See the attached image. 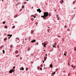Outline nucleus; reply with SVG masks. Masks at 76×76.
I'll use <instances>...</instances> for the list:
<instances>
[{
  "label": "nucleus",
  "mask_w": 76,
  "mask_h": 76,
  "mask_svg": "<svg viewBox=\"0 0 76 76\" xmlns=\"http://www.w3.org/2000/svg\"><path fill=\"white\" fill-rule=\"evenodd\" d=\"M31 20H32L33 21V20H34V19L33 18H32L31 19Z\"/></svg>",
  "instance_id": "16"
},
{
  "label": "nucleus",
  "mask_w": 76,
  "mask_h": 76,
  "mask_svg": "<svg viewBox=\"0 0 76 76\" xmlns=\"http://www.w3.org/2000/svg\"><path fill=\"white\" fill-rule=\"evenodd\" d=\"M28 70V68H26V71Z\"/></svg>",
  "instance_id": "35"
},
{
  "label": "nucleus",
  "mask_w": 76,
  "mask_h": 76,
  "mask_svg": "<svg viewBox=\"0 0 76 76\" xmlns=\"http://www.w3.org/2000/svg\"><path fill=\"white\" fill-rule=\"evenodd\" d=\"M55 12H56V10H55Z\"/></svg>",
  "instance_id": "58"
},
{
  "label": "nucleus",
  "mask_w": 76,
  "mask_h": 76,
  "mask_svg": "<svg viewBox=\"0 0 76 76\" xmlns=\"http://www.w3.org/2000/svg\"><path fill=\"white\" fill-rule=\"evenodd\" d=\"M3 24H5V23H6V21H4L3 22Z\"/></svg>",
  "instance_id": "22"
},
{
  "label": "nucleus",
  "mask_w": 76,
  "mask_h": 76,
  "mask_svg": "<svg viewBox=\"0 0 76 76\" xmlns=\"http://www.w3.org/2000/svg\"><path fill=\"white\" fill-rule=\"evenodd\" d=\"M15 53L16 54H18V50H16L15 51Z\"/></svg>",
  "instance_id": "13"
},
{
  "label": "nucleus",
  "mask_w": 76,
  "mask_h": 76,
  "mask_svg": "<svg viewBox=\"0 0 76 76\" xmlns=\"http://www.w3.org/2000/svg\"><path fill=\"white\" fill-rule=\"evenodd\" d=\"M53 73L54 75H55V74H56V72H55Z\"/></svg>",
  "instance_id": "40"
},
{
  "label": "nucleus",
  "mask_w": 76,
  "mask_h": 76,
  "mask_svg": "<svg viewBox=\"0 0 76 76\" xmlns=\"http://www.w3.org/2000/svg\"><path fill=\"white\" fill-rule=\"evenodd\" d=\"M27 38H26L25 39V40H26H26H27Z\"/></svg>",
  "instance_id": "44"
},
{
  "label": "nucleus",
  "mask_w": 76,
  "mask_h": 76,
  "mask_svg": "<svg viewBox=\"0 0 76 76\" xmlns=\"http://www.w3.org/2000/svg\"><path fill=\"white\" fill-rule=\"evenodd\" d=\"M4 47V46L3 45H2L0 47V48H3Z\"/></svg>",
  "instance_id": "15"
},
{
  "label": "nucleus",
  "mask_w": 76,
  "mask_h": 76,
  "mask_svg": "<svg viewBox=\"0 0 76 76\" xmlns=\"http://www.w3.org/2000/svg\"><path fill=\"white\" fill-rule=\"evenodd\" d=\"M58 15H56V17L57 18H58Z\"/></svg>",
  "instance_id": "31"
},
{
  "label": "nucleus",
  "mask_w": 76,
  "mask_h": 76,
  "mask_svg": "<svg viewBox=\"0 0 76 76\" xmlns=\"http://www.w3.org/2000/svg\"><path fill=\"white\" fill-rule=\"evenodd\" d=\"M24 7H25L23 5L22 6V9H23L24 8Z\"/></svg>",
  "instance_id": "24"
},
{
  "label": "nucleus",
  "mask_w": 76,
  "mask_h": 76,
  "mask_svg": "<svg viewBox=\"0 0 76 76\" xmlns=\"http://www.w3.org/2000/svg\"><path fill=\"white\" fill-rule=\"evenodd\" d=\"M16 39H18V40H19V38H16Z\"/></svg>",
  "instance_id": "25"
},
{
  "label": "nucleus",
  "mask_w": 76,
  "mask_h": 76,
  "mask_svg": "<svg viewBox=\"0 0 76 76\" xmlns=\"http://www.w3.org/2000/svg\"><path fill=\"white\" fill-rule=\"evenodd\" d=\"M44 15L43 16L42 15L41 18H44L45 19H46L48 17V13L47 12H45L44 13Z\"/></svg>",
  "instance_id": "1"
},
{
  "label": "nucleus",
  "mask_w": 76,
  "mask_h": 76,
  "mask_svg": "<svg viewBox=\"0 0 76 76\" xmlns=\"http://www.w3.org/2000/svg\"><path fill=\"white\" fill-rule=\"evenodd\" d=\"M13 46L12 45H11V47H10V48H13Z\"/></svg>",
  "instance_id": "17"
},
{
  "label": "nucleus",
  "mask_w": 76,
  "mask_h": 76,
  "mask_svg": "<svg viewBox=\"0 0 76 76\" xmlns=\"http://www.w3.org/2000/svg\"><path fill=\"white\" fill-rule=\"evenodd\" d=\"M40 70H42V68H40Z\"/></svg>",
  "instance_id": "37"
},
{
  "label": "nucleus",
  "mask_w": 76,
  "mask_h": 76,
  "mask_svg": "<svg viewBox=\"0 0 76 76\" xmlns=\"http://www.w3.org/2000/svg\"><path fill=\"white\" fill-rule=\"evenodd\" d=\"M65 28H67V26L66 25H65L64 26Z\"/></svg>",
  "instance_id": "29"
},
{
  "label": "nucleus",
  "mask_w": 76,
  "mask_h": 76,
  "mask_svg": "<svg viewBox=\"0 0 76 76\" xmlns=\"http://www.w3.org/2000/svg\"><path fill=\"white\" fill-rule=\"evenodd\" d=\"M75 68H76V66H74V69H75Z\"/></svg>",
  "instance_id": "26"
},
{
  "label": "nucleus",
  "mask_w": 76,
  "mask_h": 76,
  "mask_svg": "<svg viewBox=\"0 0 76 76\" xmlns=\"http://www.w3.org/2000/svg\"><path fill=\"white\" fill-rule=\"evenodd\" d=\"M36 45H38V42H37L36 43Z\"/></svg>",
  "instance_id": "41"
},
{
  "label": "nucleus",
  "mask_w": 76,
  "mask_h": 76,
  "mask_svg": "<svg viewBox=\"0 0 76 76\" xmlns=\"http://www.w3.org/2000/svg\"><path fill=\"white\" fill-rule=\"evenodd\" d=\"M38 69H39V67H38Z\"/></svg>",
  "instance_id": "53"
},
{
  "label": "nucleus",
  "mask_w": 76,
  "mask_h": 76,
  "mask_svg": "<svg viewBox=\"0 0 76 76\" xmlns=\"http://www.w3.org/2000/svg\"><path fill=\"white\" fill-rule=\"evenodd\" d=\"M35 41H36V40H35V39H34L33 40H32L31 41V42H35Z\"/></svg>",
  "instance_id": "6"
},
{
  "label": "nucleus",
  "mask_w": 76,
  "mask_h": 76,
  "mask_svg": "<svg viewBox=\"0 0 76 76\" xmlns=\"http://www.w3.org/2000/svg\"><path fill=\"white\" fill-rule=\"evenodd\" d=\"M58 37H59V38H60V37H61L60 36H59V35H58Z\"/></svg>",
  "instance_id": "34"
},
{
  "label": "nucleus",
  "mask_w": 76,
  "mask_h": 76,
  "mask_svg": "<svg viewBox=\"0 0 76 76\" xmlns=\"http://www.w3.org/2000/svg\"><path fill=\"white\" fill-rule=\"evenodd\" d=\"M4 28H7V26H4Z\"/></svg>",
  "instance_id": "18"
},
{
  "label": "nucleus",
  "mask_w": 76,
  "mask_h": 76,
  "mask_svg": "<svg viewBox=\"0 0 76 76\" xmlns=\"http://www.w3.org/2000/svg\"><path fill=\"white\" fill-rule=\"evenodd\" d=\"M64 72H65V71H64Z\"/></svg>",
  "instance_id": "60"
},
{
  "label": "nucleus",
  "mask_w": 76,
  "mask_h": 76,
  "mask_svg": "<svg viewBox=\"0 0 76 76\" xmlns=\"http://www.w3.org/2000/svg\"><path fill=\"white\" fill-rule=\"evenodd\" d=\"M75 1H73V4H75Z\"/></svg>",
  "instance_id": "20"
},
{
  "label": "nucleus",
  "mask_w": 76,
  "mask_h": 76,
  "mask_svg": "<svg viewBox=\"0 0 76 76\" xmlns=\"http://www.w3.org/2000/svg\"><path fill=\"white\" fill-rule=\"evenodd\" d=\"M60 19V18L58 17V20Z\"/></svg>",
  "instance_id": "33"
},
{
  "label": "nucleus",
  "mask_w": 76,
  "mask_h": 76,
  "mask_svg": "<svg viewBox=\"0 0 76 76\" xmlns=\"http://www.w3.org/2000/svg\"><path fill=\"white\" fill-rule=\"evenodd\" d=\"M16 17H18V15H16L14 16V18H16Z\"/></svg>",
  "instance_id": "14"
},
{
  "label": "nucleus",
  "mask_w": 76,
  "mask_h": 76,
  "mask_svg": "<svg viewBox=\"0 0 76 76\" xmlns=\"http://www.w3.org/2000/svg\"><path fill=\"white\" fill-rule=\"evenodd\" d=\"M70 73H69L68 75V76H70Z\"/></svg>",
  "instance_id": "32"
},
{
  "label": "nucleus",
  "mask_w": 76,
  "mask_h": 76,
  "mask_svg": "<svg viewBox=\"0 0 76 76\" xmlns=\"http://www.w3.org/2000/svg\"><path fill=\"white\" fill-rule=\"evenodd\" d=\"M31 16V17H34V18H36V17H35L34 15H32Z\"/></svg>",
  "instance_id": "10"
},
{
  "label": "nucleus",
  "mask_w": 76,
  "mask_h": 76,
  "mask_svg": "<svg viewBox=\"0 0 76 76\" xmlns=\"http://www.w3.org/2000/svg\"><path fill=\"white\" fill-rule=\"evenodd\" d=\"M60 3L61 4L63 3H64V1H63V0H61Z\"/></svg>",
  "instance_id": "8"
},
{
  "label": "nucleus",
  "mask_w": 76,
  "mask_h": 76,
  "mask_svg": "<svg viewBox=\"0 0 76 76\" xmlns=\"http://www.w3.org/2000/svg\"><path fill=\"white\" fill-rule=\"evenodd\" d=\"M49 31H50V29H48V32H49Z\"/></svg>",
  "instance_id": "55"
},
{
  "label": "nucleus",
  "mask_w": 76,
  "mask_h": 76,
  "mask_svg": "<svg viewBox=\"0 0 76 76\" xmlns=\"http://www.w3.org/2000/svg\"><path fill=\"white\" fill-rule=\"evenodd\" d=\"M57 45V43H55V45Z\"/></svg>",
  "instance_id": "52"
},
{
  "label": "nucleus",
  "mask_w": 76,
  "mask_h": 76,
  "mask_svg": "<svg viewBox=\"0 0 76 76\" xmlns=\"http://www.w3.org/2000/svg\"><path fill=\"white\" fill-rule=\"evenodd\" d=\"M42 44L43 45L44 47H46L45 45H47V42H44V43H42Z\"/></svg>",
  "instance_id": "3"
},
{
  "label": "nucleus",
  "mask_w": 76,
  "mask_h": 76,
  "mask_svg": "<svg viewBox=\"0 0 76 76\" xmlns=\"http://www.w3.org/2000/svg\"><path fill=\"white\" fill-rule=\"evenodd\" d=\"M69 63H68V65H69Z\"/></svg>",
  "instance_id": "56"
},
{
  "label": "nucleus",
  "mask_w": 76,
  "mask_h": 76,
  "mask_svg": "<svg viewBox=\"0 0 76 76\" xmlns=\"http://www.w3.org/2000/svg\"><path fill=\"white\" fill-rule=\"evenodd\" d=\"M34 31H32L31 34H33V33H34Z\"/></svg>",
  "instance_id": "28"
},
{
  "label": "nucleus",
  "mask_w": 76,
  "mask_h": 76,
  "mask_svg": "<svg viewBox=\"0 0 76 76\" xmlns=\"http://www.w3.org/2000/svg\"><path fill=\"white\" fill-rule=\"evenodd\" d=\"M72 68H73V65H72Z\"/></svg>",
  "instance_id": "51"
},
{
  "label": "nucleus",
  "mask_w": 76,
  "mask_h": 76,
  "mask_svg": "<svg viewBox=\"0 0 76 76\" xmlns=\"http://www.w3.org/2000/svg\"><path fill=\"white\" fill-rule=\"evenodd\" d=\"M35 15H36V16H37V14H35Z\"/></svg>",
  "instance_id": "59"
},
{
  "label": "nucleus",
  "mask_w": 76,
  "mask_h": 76,
  "mask_svg": "<svg viewBox=\"0 0 76 76\" xmlns=\"http://www.w3.org/2000/svg\"><path fill=\"white\" fill-rule=\"evenodd\" d=\"M43 63H44V61H43Z\"/></svg>",
  "instance_id": "61"
},
{
  "label": "nucleus",
  "mask_w": 76,
  "mask_h": 76,
  "mask_svg": "<svg viewBox=\"0 0 76 76\" xmlns=\"http://www.w3.org/2000/svg\"><path fill=\"white\" fill-rule=\"evenodd\" d=\"M9 72V73H12V72H15V69H12V70H10Z\"/></svg>",
  "instance_id": "2"
},
{
  "label": "nucleus",
  "mask_w": 76,
  "mask_h": 76,
  "mask_svg": "<svg viewBox=\"0 0 76 76\" xmlns=\"http://www.w3.org/2000/svg\"><path fill=\"white\" fill-rule=\"evenodd\" d=\"M67 30L68 31H70V29H68Z\"/></svg>",
  "instance_id": "42"
},
{
  "label": "nucleus",
  "mask_w": 76,
  "mask_h": 76,
  "mask_svg": "<svg viewBox=\"0 0 76 76\" xmlns=\"http://www.w3.org/2000/svg\"><path fill=\"white\" fill-rule=\"evenodd\" d=\"M48 15L49 16H51V13L49 12V14H48Z\"/></svg>",
  "instance_id": "12"
},
{
  "label": "nucleus",
  "mask_w": 76,
  "mask_h": 76,
  "mask_svg": "<svg viewBox=\"0 0 76 76\" xmlns=\"http://www.w3.org/2000/svg\"><path fill=\"white\" fill-rule=\"evenodd\" d=\"M24 3V4H26V2H25Z\"/></svg>",
  "instance_id": "48"
},
{
  "label": "nucleus",
  "mask_w": 76,
  "mask_h": 76,
  "mask_svg": "<svg viewBox=\"0 0 76 76\" xmlns=\"http://www.w3.org/2000/svg\"><path fill=\"white\" fill-rule=\"evenodd\" d=\"M35 23H36V25H38V23L37 22H36Z\"/></svg>",
  "instance_id": "39"
},
{
  "label": "nucleus",
  "mask_w": 76,
  "mask_h": 76,
  "mask_svg": "<svg viewBox=\"0 0 76 76\" xmlns=\"http://www.w3.org/2000/svg\"><path fill=\"white\" fill-rule=\"evenodd\" d=\"M37 12H39V13H41V11L40 10V9H38L37 10Z\"/></svg>",
  "instance_id": "4"
},
{
  "label": "nucleus",
  "mask_w": 76,
  "mask_h": 76,
  "mask_svg": "<svg viewBox=\"0 0 76 76\" xmlns=\"http://www.w3.org/2000/svg\"><path fill=\"white\" fill-rule=\"evenodd\" d=\"M41 67H42L43 65H41Z\"/></svg>",
  "instance_id": "46"
},
{
  "label": "nucleus",
  "mask_w": 76,
  "mask_h": 76,
  "mask_svg": "<svg viewBox=\"0 0 76 76\" xmlns=\"http://www.w3.org/2000/svg\"><path fill=\"white\" fill-rule=\"evenodd\" d=\"M30 50V49H29V48H28V51H29Z\"/></svg>",
  "instance_id": "47"
},
{
  "label": "nucleus",
  "mask_w": 76,
  "mask_h": 76,
  "mask_svg": "<svg viewBox=\"0 0 76 76\" xmlns=\"http://www.w3.org/2000/svg\"><path fill=\"white\" fill-rule=\"evenodd\" d=\"M50 67H51V68L53 67V65L52 64H51L50 65Z\"/></svg>",
  "instance_id": "9"
},
{
  "label": "nucleus",
  "mask_w": 76,
  "mask_h": 76,
  "mask_svg": "<svg viewBox=\"0 0 76 76\" xmlns=\"http://www.w3.org/2000/svg\"><path fill=\"white\" fill-rule=\"evenodd\" d=\"M5 51H4V50H3V53H4H4H5Z\"/></svg>",
  "instance_id": "23"
},
{
  "label": "nucleus",
  "mask_w": 76,
  "mask_h": 76,
  "mask_svg": "<svg viewBox=\"0 0 76 76\" xmlns=\"http://www.w3.org/2000/svg\"><path fill=\"white\" fill-rule=\"evenodd\" d=\"M19 4V3H17L16 4V6H18V5Z\"/></svg>",
  "instance_id": "21"
},
{
  "label": "nucleus",
  "mask_w": 76,
  "mask_h": 76,
  "mask_svg": "<svg viewBox=\"0 0 76 76\" xmlns=\"http://www.w3.org/2000/svg\"><path fill=\"white\" fill-rule=\"evenodd\" d=\"M15 28V26H12V28Z\"/></svg>",
  "instance_id": "30"
},
{
  "label": "nucleus",
  "mask_w": 76,
  "mask_h": 76,
  "mask_svg": "<svg viewBox=\"0 0 76 76\" xmlns=\"http://www.w3.org/2000/svg\"><path fill=\"white\" fill-rule=\"evenodd\" d=\"M22 59V57H21V58H20V59Z\"/></svg>",
  "instance_id": "57"
},
{
  "label": "nucleus",
  "mask_w": 76,
  "mask_h": 76,
  "mask_svg": "<svg viewBox=\"0 0 76 76\" xmlns=\"http://www.w3.org/2000/svg\"><path fill=\"white\" fill-rule=\"evenodd\" d=\"M15 66H14L13 68V69H15Z\"/></svg>",
  "instance_id": "27"
},
{
  "label": "nucleus",
  "mask_w": 76,
  "mask_h": 76,
  "mask_svg": "<svg viewBox=\"0 0 76 76\" xmlns=\"http://www.w3.org/2000/svg\"><path fill=\"white\" fill-rule=\"evenodd\" d=\"M19 55H17L16 56V57H19Z\"/></svg>",
  "instance_id": "45"
},
{
  "label": "nucleus",
  "mask_w": 76,
  "mask_h": 76,
  "mask_svg": "<svg viewBox=\"0 0 76 76\" xmlns=\"http://www.w3.org/2000/svg\"><path fill=\"white\" fill-rule=\"evenodd\" d=\"M6 39H7V37H5L4 39V40L5 41V40H6Z\"/></svg>",
  "instance_id": "19"
},
{
  "label": "nucleus",
  "mask_w": 76,
  "mask_h": 76,
  "mask_svg": "<svg viewBox=\"0 0 76 76\" xmlns=\"http://www.w3.org/2000/svg\"><path fill=\"white\" fill-rule=\"evenodd\" d=\"M53 48H54V47H56V46H53Z\"/></svg>",
  "instance_id": "50"
},
{
  "label": "nucleus",
  "mask_w": 76,
  "mask_h": 76,
  "mask_svg": "<svg viewBox=\"0 0 76 76\" xmlns=\"http://www.w3.org/2000/svg\"><path fill=\"white\" fill-rule=\"evenodd\" d=\"M47 57L45 56L44 57V60H46V59H47Z\"/></svg>",
  "instance_id": "11"
},
{
  "label": "nucleus",
  "mask_w": 76,
  "mask_h": 76,
  "mask_svg": "<svg viewBox=\"0 0 76 76\" xmlns=\"http://www.w3.org/2000/svg\"><path fill=\"white\" fill-rule=\"evenodd\" d=\"M29 0H26V1H28Z\"/></svg>",
  "instance_id": "64"
},
{
  "label": "nucleus",
  "mask_w": 76,
  "mask_h": 76,
  "mask_svg": "<svg viewBox=\"0 0 76 76\" xmlns=\"http://www.w3.org/2000/svg\"><path fill=\"white\" fill-rule=\"evenodd\" d=\"M58 70V69H56V70Z\"/></svg>",
  "instance_id": "54"
},
{
  "label": "nucleus",
  "mask_w": 76,
  "mask_h": 76,
  "mask_svg": "<svg viewBox=\"0 0 76 76\" xmlns=\"http://www.w3.org/2000/svg\"><path fill=\"white\" fill-rule=\"evenodd\" d=\"M23 70H23H24V68L23 67H22L21 68H20V70Z\"/></svg>",
  "instance_id": "7"
},
{
  "label": "nucleus",
  "mask_w": 76,
  "mask_h": 76,
  "mask_svg": "<svg viewBox=\"0 0 76 76\" xmlns=\"http://www.w3.org/2000/svg\"><path fill=\"white\" fill-rule=\"evenodd\" d=\"M45 56H47V54H45Z\"/></svg>",
  "instance_id": "49"
},
{
  "label": "nucleus",
  "mask_w": 76,
  "mask_h": 76,
  "mask_svg": "<svg viewBox=\"0 0 76 76\" xmlns=\"http://www.w3.org/2000/svg\"><path fill=\"white\" fill-rule=\"evenodd\" d=\"M2 1H3V0H2Z\"/></svg>",
  "instance_id": "63"
},
{
  "label": "nucleus",
  "mask_w": 76,
  "mask_h": 76,
  "mask_svg": "<svg viewBox=\"0 0 76 76\" xmlns=\"http://www.w3.org/2000/svg\"><path fill=\"white\" fill-rule=\"evenodd\" d=\"M64 56H66V54L65 53H64Z\"/></svg>",
  "instance_id": "43"
},
{
  "label": "nucleus",
  "mask_w": 76,
  "mask_h": 76,
  "mask_svg": "<svg viewBox=\"0 0 76 76\" xmlns=\"http://www.w3.org/2000/svg\"><path fill=\"white\" fill-rule=\"evenodd\" d=\"M7 36H9V37H9L8 38L9 39H10V37H12V34H11V35L8 34V35H7Z\"/></svg>",
  "instance_id": "5"
},
{
  "label": "nucleus",
  "mask_w": 76,
  "mask_h": 76,
  "mask_svg": "<svg viewBox=\"0 0 76 76\" xmlns=\"http://www.w3.org/2000/svg\"><path fill=\"white\" fill-rule=\"evenodd\" d=\"M75 51H76V48H74Z\"/></svg>",
  "instance_id": "36"
},
{
  "label": "nucleus",
  "mask_w": 76,
  "mask_h": 76,
  "mask_svg": "<svg viewBox=\"0 0 76 76\" xmlns=\"http://www.w3.org/2000/svg\"><path fill=\"white\" fill-rule=\"evenodd\" d=\"M54 73H52V76H54Z\"/></svg>",
  "instance_id": "38"
},
{
  "label": "nucleus",
  "mask_w": 76,
  "mask_h": 76,
  "mask_svg": "<svg viewBox=\"0 0 76 76\" xmlns=\"http://www.w3.org/2000/svg\"><path fill=\"white\" fill-rule=\"evenodd\" d=\"M74 9H76V8H74Z\"/></svg>",
  "instance_id": "62"
}]
</instances>
